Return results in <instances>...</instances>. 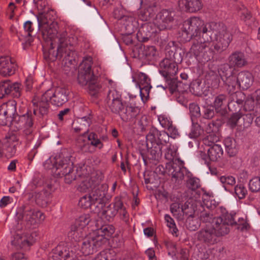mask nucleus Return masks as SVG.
<instances>
[{
	"mask_svg": "<svg viewBox=\"0 0 260 260\" xmlns=\"http://www.w3.org/2000/svg\"><path fill=\"white\" fill-rule=\"evenodd\" d=\"M204 85L200 80H196L191 82L189 90L195 95L201 96L203 93Z\"/></svg>",
	"mask_w": 260,
	"mask_h": 260,
	"instance_id": "42",
	"label": "nucleus"
},
{
	"mask_svg": "<svg viewBox=\"0 0 260 260\" xmlns=\"http://www.w3.org/2000/svg\"><path fill=\"white\" fill-rule=\"evenodd\" d=\"M121 100H122L121 95L119 91L115 89H111L109 91L106 99L107 104Z\"/></svg>",
	"mask_w": 260,
	"mask_h": 260,
	"instance_id": "51",
	"label": "nucleus"
},
{
	"mask_svg": "<svg viewBox=\"0 0 260 260\" xmlns=\"http://www.w3.org/2000/svg\"><path fill=\"white\" fill-rule=\"evenodd\" d=\"M68 90L64 88L57 87L55 91L47 90L41 98L32 100L33 114L38 119L43 118L49 112L50 101L52 104L60 106L68 101Z\"/></svg>",
	"mask_w": 260,
	"mask_h": 260,
	"instance_id": "3",
	"label": "nucleus"
},
{
	"mask_svg": "<svg viewBox=\"0 0 260 260\" xmlns=\"http://www.w3.org/2000/svg\"><path fill=\"white\" fill-rule=\"evenodd\" d=\"M169 140V135L165 132H160L156 128L150 130L149 134L146 136V142L151 143L157 144L162 148L167 144Z\"/></svg>",
	"mask_w": 260,
	"mask_h": 260,
	"instance_id": "19",
	"label": "nucleus"
},
{
	"mask_svg": "<svg viewBox=\"0 0 260 260\" xmlns=\"http://www.w3.org/2000/svg\"><path fill=\"white\" fill-rule=\"evenodd\" d=\"M228 62L234 69L242 68L247 64L244 53L239 51L233 52L229 55Z\"/></svg>",
	"mask_w": 260,
	"mask_h": 260,
	"instance_id": "27",
	"label": "nucleus"
},
{
	"mask_svg": "<svg viewBox=\"0 0 260 260\" xmlns=\"http://www.w3.org/2000/svg\"><path fill=\"white\" fill-rule=\"evenodd\" d=\"M105 239L101 236L90 234L83 239L81 246V251L85 255L92 254L97 249L104 244Z\"/></svg>",
	"mask_w": 260,
	"mask_h": 260,
	"instance_id": "13",
	"label": "nucleus"
},
{
	"mask_svg": "<svg viewBox=\"0 0 260 260\" xmlns=\"http://www.w3.org/2000/svg\"><path fill=\"white\" fill-rule=\"evenodd\" d=\"M21 84L18 82L12 83L11 82V94L15 98H19L21 95Z\"/></svg>",
	"mask_w": 260,
	"mask_h": 260,
	"instance_id": "64",
	"label": "nucleus"
},
{
	"mask_svg": "<svg viewBox=\"0 0 260 260\" xmlns=\"http://www.w3.org/2000/svg\"><path fill=\"white\" fill-rule=\"evenodd\" d=\"M108 105L113 113L118 114L119 115L124 108L122 100L109 103Z\"/></svg>",
	"mask_w": 260,
	"mask_h": 260,
	"instance_id": "52",
	"label": "nucleus"
},
{
	"mask_svg": "<svg viewBox=\"0 0 260 260\" xmlns=\"http://www.w3.org/2000/svg\"><path fill=\"white\" fill-rule=\"evenodd\" d=\"M242 114L240 112L234 113L229 118L227 124L232 128L237 125L242 126V123L241 122Z\"/></svg>",
	"mask_w": 260,
	"mask_h": 260,
	"instance_id": "45",
	"label": "nucleus"
},
{
	"mask_svg": "<svg viewBox=\"0 0 260 260\" xmlns=\"http://www.w3.org/2000/svg\"><path fill=\"white\" fill-rule=\"evenodd\" d=\"M225 150L230 156H235L238 152L236 141L230 137H228L224 141Z\"/></svg>",
	"mask_w": 260,
	"mask_h": 260,
	"instance_id": "39",
	"label": "nucleus"
},
{
	"mask_svg": "<svg viewBox=\"0 0 260 260\" xmlns=\"http://www.w3.org/2000/svg\"><path fill=\"white\" fill-rule=\"evenodd\" d=\"M50 12L39 13L37 16L38 27L45 41L57 39L58 45L56 51L51 43L48 51L44 53V57L47 61L51 62L54 61L57 58L69 59V57H73L75 54L74 46L76 43V39L67 37L66 32L57 36L58 25L50 18Z\"/></svg>",
	"mask_w": 260,
	"mask_h": 260,
	"instance_id": "1",
	"label": "nucleus"
},
{
	"mask_svg": "<svg viewBox=\"0 0 260 260\" xmlns=\"http://www.w3.org/2000/svg\"><path fill=\"white\" fill-rule=\"evenodd\" d=\"M101 84L98 81V75L93 77V79L88 83L89 93L92 95H95L101 89Z\"/></svg>",
	"mask_w": 260,
	"mask_h": 260,
	"instance_id": "46",
	"label": "nucleus"
},
{
	"mask_svg": "<svg viewBox=\"0 0 260 260\" xmlns=\"http://www.w3.org/2000/svg\"><path fill=\"white\" fill-rule=\"evenodd\" d=\"M147 151L146 155L141 153L143 159L145 164L147 163V159L154 161L155 164L161 158L162 154V147L157 144H152L149 142H146Z\"/></svg>",
	"mask_w": 260,
	"mask_h": 260,
	"instance_id": "22",
	"label": "nucleus"
},
{
	"mask_svg": "<svg viewBox=\"0 0 260 260\" xmlns=\"http://www.w3.org/2000/svg\"><path fill=\"white\" fill-rule=\"evenodd\" d=\"M92 64V58L90 56L84 58L82 62L80 64L77 80L78 83L81 85H87L93 79V77L97 75L94 74L93 70H91Z\"/></svg>",
	"mask_w": 260,
	"mask_h": 260,
	"instance_id": "11",
	"label": "nucleus"
},
{
	"mask_svg": "<svg viewBox=\"0 0 260 260\" xmlns=\"http://www.w3.org/2000/svg\"><path fill=\"white\" fill-rule=\"evenodd\" d=\"M220 25L221 24L214 22L205 23L199 32L198 37L199 39L211 45V42L212 41V36L213 34L215 35V34L217 33Z\"/></svg>",
	"mask_w": 260,
	"mask_h": 260,
	"instance_id": "16",
	"label": "nucleus"
},
{
	"mask_svg": "<svg viewBox=\"0 0 260 260\" xmlns=\"http://www.w3.org/2000/svg\"><path fill=\"white\" fill-rule=\"evenodd\" d=\"M178 5L180 9L191 13L199 11L203 6L201 0H179Z\"/></svg>",
	"mask_w": 260,
	"mask_h": 260,
	"instance_id": "29",
	"label": "nucleus"
},
{
	"mask_svg": "<svg viewBox=\"0 0 260 260\" xmlns=\"http://www.w3.org/2000/svg\"><path fill=\"white\" fill-rule=\"evenodd\" d=\"M102 176L97 172H93L82 180L78 186L80 192H86L90 189L89 193L95 206V212H99L105 206L108 201L106 195L108 190L106 184H101Z\"/></svg>",
	"mask_w": 260,
	"mask_h": 260,
	"instance_id": "2",
	"label": "nucleus"
},
{
	"mask_svg": "<svg viewBox=\"0 0 260 260\" xmlns=\"http://www.w3.org/2000/svg\"><path fill=\"white\" fill-rule=\"evenodd\" d=\"M186 168L184 167V162L180 159H176L173 162L166 164L165 173L171 176L172 179L178 183L184 178Z\"/></svg>",
	"mask_w": 260,
	"mask_h": 260,
	"instance_id": "14",
	"label": "nucleus"
},
{
	"mask_svg": "<svg viewBox=\"0 0 260 260\" xmlns=\"http://www.w3.org/2000/svg\"><path fill=\"white\" fill-rule=\"evenodd\" d=\"M229 93L232 91H229ZM233 93H231L229 102H235V103H239L240 104H244L245 99V94L243 92L241 91L235 92V90L232 91Z\"/></svg>",
	"mask_w": 260,
	"mask_h": 260,
	"instance_id": "57",
	"label": "nucleus"
},
{
	"mask_svg": "<svg viewBox=\"0 0 260 260\" xmlns=\"http://www.w3.org/2000/svg\"><path fill=\"white\" fill-rule=\"evenodd\" d=\"M16 216L19 219L17 224L15 228L16 231L24 229H30L35 228L37 225V218L43 221L44 215L40 211H35L28 205H23L20 207L17 211Z\"/></svg>",
	"mask_w": 260,
	"mask_h": 260,
	"instance_id": "6",
	"label": "nucleus"
},
{
	"mask_svg": "<svg viewBox=\"0 0 260 260\" xmlns=\"http://www.w3.org/2000/svg\"><path fill=\"white\" fill-rule=\"evenodd\" d=\"M193 217H187L186 220V226L190 230L194 231L199 227V224L196 219H193Z\"/></svg>",
	"mask_w": 260,
	"mask_h": 260,
	"instance_id": "63",
	"label": "nucleus"
},
{
	"mask_svg": "<svg viewBox=\"0 0 260 260\" xmlns=\"http://www.w3.org/2000/svg\"><path fill=\"white\" fill-rule=\"evenodd\" d=\"M183 56L180 49L173 47L167 51L166 57L159 63V73L169 81L178 72L177 63H181Z\"/></svg>",
	"mask_w": 260,
	"mask_h": 260,
	"instance_id": "5",
	"label": "nucleus"
},
{
	"mask_svg": "<svg viewBox=\"0 0 260 260\" xmlns=\"http://www.w3.org/2000/svg\"><path fill=\"white\" fill-rule=\"evenodd\" d=\"M16 139L15 135H7L4 139V146L5 147V155L8 157L14 155L16 151V145L14 141Z\"/></svg>",
	"mask_w": 260,
	"mask_h": 260,
	"instance_id": "30",
	"label": "nucleus"
},
{
	"mask_svg": "<svg viewBox=\"0 0 260 260\" xmlns=\"http://www.w3.org/2000/svg\"><path fill=\"white\" fill-rule=\"evenodd\" d=\"M96 212L101 214L103 218L108 221L112 219L117 213L115 209L112 207L111 205H109L106 207H104L99 212Z\"/></svg>",
	"mask_w": 260,
	"mask_h": 260,
	"instance_id": "40",
	"label": "nucleus"
},
{
	"mask_svg": "<svg viewBox=\"0 0 260 260\" xmlns=\"http://www.w3.org/2000/svg\"><path fill=\"white\" fill-rule=\"evenodd\" d=\"M11 81L4 80L0 83V98L3 99L11 94Z\"/></svg>",
	"mask_w": 260,
	"mask_h": 260,
	"instance_id": "48",
	"label": "nucleus"
},
{
	"mask_svg": "<svg viewBox=\"0 0 260 260\" xmlns=\"http://www.w3.org/2000/svg\"><path fill=\"white\" fill-rule=\"evenodd\" d=\"M115 232V229L112 225H103L100 229H98L96 231L92 233L96 236H101L104 239V243H106L107 240L112 236Z\"/></svg>",
	"mask_w": 260,
	"mask_h": 260,
	"instance_id": "37",
	"label": "nucleus"
},
{
	"mask_svg": "<svg viewBox=\"0 0 260 260\" xmlns=\"http://www.w3.org/2000/svg\"><path fill=\"white\" fill-rule=\"evenodd\" d=\"M141 3H144V7L147 9V12L150 13L151 17H153L157 11V4L158 2H153L150 1H142Z\"/></svg>",
	"mask_w": 260,
	"mask_h": 260,
	"instance_id": "50",
	"label": "nucleus"
},
{
	"mask_svg": "<svg viewBox=\"0 0 260 260\" xmlns=\"http://www.w3.org/2000/svg\"><path fill=\"white\" fill-rule=\"evenodd\" d=\"M227 96L224 94H220L215 96L213 104L214 108L217 112L224 110L228 106Z\"/></svg>",
	"mask_w": 260,
	"mask_h": 260,
	"instance_id": "38",
	"label": "nucleus"
},
{
	"mask_svg": "<svg viewBox=\"0 0 260 260\" xmlns=\"http://www.w3.org/2000/svg\"><path fill=\"white\" fill-rule=\"evenodd\" d=\"M76 145L83 153H92L91 144L84 135L79 136L76 140Z\"/></svg>",
	"mask_w": 260,
	"mask_h": 260,
	"instance_id": "36",
	"label": "nucleus"
},
{
	"mask_svg": "<svg viewBox=\"0 0 260 260\" xmlns=\"http://www.w3.org/2000/svg\"><path fill=\"white\" fill-rule=\"evenodd\" d=\"M12 118L14 119L13 125L17 130H22L27 135L33 131L34 119L31 110H28L26 114L18 115L16 113V103L15 101H9L0 106V114Z\"/></svg>",
	"mask_w": 260,
	"mask_h": 260,
	"instance_id": "4",
	"label": "nucleus"
},
{
	"mask_svg": "<svg viewBox=\"0 0 260 260\" xmlns=\"http://www.w3.org/2000/svg\"><path fill=\"white\" fill-rule=\"evenodd\" d=\"M214 108L211 105L203 106L201 108V116L207 119L212 118L215 115Z\"/></svg>",
	"mask_w": 260,
	"mask_h": 260,
	"instance_id": "49",
	"label": "nucleus"
},
{
	"mask_svg": "<svg viewBox=\"0 0 260 260\" xmlns=\"http://www.w3.org/2000/svg\"><path fill=\"white\" fill-rule=\"evenodd\" d=\"M223 219L221 217H216L211 227L218 237L228 234L230 232V226L237 225V229L241 231L247 230L249 228V224L243 218H239L238 222L235 220Z\"/></svg>",
	"mask_w": 260,
	"mask_h": 260,
	"instance_id": "7",
	"label": "nucleus"
},
{
	"mask_svg": "<svg viewBox=\"0 0 260 260\" xmlns=\"http://www.w3.org/2000/svg\"><path fill=\"white\" fill-rule=\"evenodd\" d=\"M51 193L46 189L39 192H33L28 194V199H32L35 203L41 207H46L49 203Z\"/></svg>",
	"mask_w": 260,
	"mask_h": 260,
	"instance_id": "24",
	"label": "nucleus"
},
{
	"mask_svg": "<svg viewBox=\"0 0 260 260\" xmlns=\"http://www.w3.org/2000/svg\"><path fill=\"white\" fill-rule=\"evenodd\" d=\"M16 65L10 56L0 57V74L4 77L14 74Z\"/></svg>",
	"mask_w": 260,
	"mask_h": 260,
	"instance_id": "26",
	"label": "nucleus"
},
{
	"mask_svg": "<svg viewBox=\"0 0 260 260\" xmlns=\"http://www.w3.org/2000/svg\"><path fill=\"white\" fill-rule=\"evenodd\" d=\"M190 53L202 62H207L211 60L215 54V51L210 45L199 39L193 40Z\"/></svg>",
	"mask_w": 260,
	"mask_h": 260,
	"instance_id": "9",
	"label": "nucleus"
},
{
	"mask_svg": "<svg viewBox=\"0 0 260 260\" xmlns=\"http://www.w3.org/2000/svg\"><path fill=\"white\" fill-rule=\"evenodd\" d=\"M74 253L67 246L58 245L49 253V260H71Z\"/></svg>",
	"mask_w": 260,
	"mask_h": 260,
	"instance_id": "20",
	"label": "nucleus"
},
{
	"mask_svg": "<svg viewBox=\"0 0 260 260\" xmlns=\"http://www.w3.org/2000/svg\"><path fill=\"white\" fill-rule=\"evenodd\" d=\"M34 243L31 235L28 234L16 233L11 241L12 245L16 249L27 248Z\"/></svg>",
	"mask_w": 260,
	"mask_h": 260,
	"instance_id": "23",
	"label": "nucleus"
},
{
	"mask_svg": "<svg viewBox=\"0 0 260 260\" xmlns=\"http://www.w3.org/2000/svg\"><path fill=\"white\" fill-rule=\"evenodd\" d=\"M90 221V217L89 214H85L76 219L73 225L83 230L84 228L88 225Z\"/></svg>",
	"mask_w": 260,
	"mask_h": 260,
	"instance_id": "44",
	"label": "nucleus"
},
{
	"mask_svg": "<svg viewBox=\"0 0 260 260\" xmlns=\"http://www.w3.org/2000/svg\"><path fill=\"white\" fill-rule=\"evenodd\" d=\"M140 112V109L138 107L127 106L120 114V116L124 121H131L135 118Z\"/></svg>",
	"mask_w": 260,
	"mask_h": 260,
	"instance_id": "32",
	"label": "nucleus"
},
{
	"mask_svg": "<svg viewBox=\"0 0 260 260\" xmlns=\"http://www.w3.org/2000/svg\"><path fill=\"white\" fill-rule=\"evenodd\" d=\"M208 157L206 155L205 158L208 160L209 159L212 161H217L220 158L223 153L221 146L219 144H214L208 149Z\"/></svg>",
	"mask_w": 260,
	"mask_h": 260,
	"instance_id": "33",
	"label": "nucleus"
},
{
	"mask_svg": "<svg viewBox=\"0 0 260 260\" xmlns=\"http://www.w3.org/2000/svg\"><path fill=\"white\" fill-rule=\"evenodd\" d=\"M220 182L223 184L224 189L229 191V187L234 186L236 183V179L231 175H224L219 178Z\"/></svg>",
	"mask_w": 260,
	"mask_h": 260,
	"instance_id": "47",
	"label": "nucleus"
},
{
	"mask_svg": "<svg viewBox=\"0 0 260 260\" xmlns=\"http://www.w3.org/2000/svg\"><path fill=\"white\" fill-rule=\"evenodd\" d=\"M198 239L208 245H214L217 243L218 237L211 227L205 225L197 233Z\"/></svg>",
	"mask_w": 260,
	"mask_h": 260,
	"instance_id": "18",
	"label": "nucleus"
},
{
	"mask_svg": "<svg viewBox=\"0 0 260 260\" xmlns=\"http://www.w3.org/2000/svg\"><path fill=\"white\" fill-rule=\"evenodd\" d=\"M204 24V22L199 17H191L183 22L182 35H186V39L188 40L198 37Z\"/></svg>",
	"mask_w": 260,
	"mask_h": 260,
	"instance_id": "12",
	"label": "nucleus"
},
{
	"mask_svg": "<svg viewBox=\"0 0 260 260\" xmlns=\"http://www.w3.org/2000/svg\"><path fill=\"white\" fill-rule=\"evenodd\" d=\"M73 164L70 161V156H59L53 159L47 160L44 164L45 168L51 170L54 175L61 177L62 175L67 173L68 171H72Z\"/></svg>",
	"mask_w": 260,
	"mask_h": 260,
	"instance_id": "8",
	"label": "nucleus"
},
{
	"mask_svg": "<svg viewBox=\"0 0 260 260\" xmlns=\"http://www.w3.org/2000/svg\"><path fill=\"white\" fill-rule=\"evenodd\" d=\"M90 121L88 118L85 117H82L77 121V124L73 123V128L74 131L77 133L82 132V135L85 136L89 131Z\"/></svg>",
	"mask_w": 260,
	"mask_h": 260,
	"instance_id": "34",
	"label": "nucleus"
},
{
	"mask_svg": "<svg viewBox=\"0 0 260 260\" xmlns=\"http://www.w3.org/2000/svg\"><path fill=\"white\" fill-rule=\"evenodd\" d=\"M219 127L220 123L219 121H212L208 124L206 131L208 134H218Z\"/></svg>",
	"mask_w": 260,
	"mask_h": 260,
	"instance_id": "59",
	"label": "nucleus"
},
{
	"mask_svg": "<svg viewBox=\"0 0 260 260\" xmlns=\"http://www.w3.org/2000/svg\"><path fill=\"white\" fill-rule=\"evenodd\" d=\"M196 120H192V126L190 133H189V137L191 138H197L199 137L203 133V130L201 126L195 122Z\"/></svg>",
	"mask_w": 260,
	"mask_h": 260,
	"instance_id": "55",
	"label": "nucleus"
},
{
	"mask_svg": "<svg viewBox=\"0 0 260 260\" xmlns=\"http://www.w3.org/2000/svg\"><path fill=\"white\" fill-rule=\"evenodd\" d=\"M249 188L251 191L257 192L260 190V178L254 177L249 182Z\"/></svg>",
	"mask_w": 260,
	"mask_h": 260,
	"instance_id": "58",
	"label": "nucleus"
},
{
	"mask_svg": "<svg viewBox=\"0 0 260 260\" xmlns=\"http://www.w3.org/2000/svg\"><path fill=\"white\" fill-rule=\"evenodd\" d=\"M189 109L191 115V120H194L198 117L201 116V109L196 103H190L189 106Z\"/></svg>",
	"mask_w": 260,
	"mask_h": 260,
	"instance_id": "54",
	"label": "nucleus"
},
{
	"mask_svg": "<svg viewBox=\"0 0 260 260\" xmlns=\"http://www.w3.org/2000/svg\"><path fill=\"white\" fill-rule=\"evenodd\" d=\"M154 23H146L143 24L137 34L138 40L140 42H145L152 37L156 32Z\"/></svg>",
	"mask_w": 260,
	"mask_h": 260,
	"instance_id": "25",
	"label": "nucleus"
},
{
	"mask_svg": "<svg viewBox=\"0 0 260 260\" xmlns=\"http://www.w3.org/2000/svg\"><path fill=\"white\" fill-rule=\"evenodd\" d=\"M79 205L83 209H88L90 208L95 212V206L92 202L91 198L89 194L85 195L80 198L79 202Z\"/></svg>",
	"mask_w": 260,
	"mask_h": 260,
	"instance_id": "43",
	"label": "nucleus"
},
{
	"mask_svg": "<svg viewBox=\"0 0 260 260\" xmlns=\"http://www.w3.org/2000/svg\"><path fill=\"white\" fill-rule=\"evenodd\" d=\"M235 193L239 199L245 198L247 190L242 184H238L235 187Z\"/></svg>",
	"mask_w": 260,
	"mask_h": 260,
	"instance_id": "61",
	"label": "nucleus"
},
{
	"mask_svg": "<svg viewBox=\"0 0 260 260\" xmlns=\"http://www.w3.org/2000/svg\"><path fill=\"white\" fill-rule=\"evenodd\" d=\"M133 81L137 83V86L140 89V95L142 99L149 96L152 86L150 79L143 73H139L133 77Z\"/></svg>",
	"mask_w": 260,
	"mask_h": 260,
	"instance_id": "15",
	"label": "nucleus"
},
{
	"mask_svg": "<svg viewBox=\"0 0 260 260\" xmlns=\"http://www.w3.org/2000/svg\"><path fill=\"white\" fill-rule=\"evenodd\" d=\"M234 68L230 66V63H224L221 66L219 69V73L221 76H224L226 78V82L228 85L227 90L233 91L236 90L237 83L236 78L232 76Z\"/></svg>",
	"mask_w": 260,
	"mask_h": 260,
	"instance_id": "21",
	"label": "nucleus"
},
{
	"mask_svg": "<svg viewBox=\"0 0 260 260\" xmlns=\"http://www.w3.org/2000/svg\"><path fill=\"white\" fill-rule=\"evenodd\" d=\"M85 235L83 230L79 229L73 225L71 226V229L68 233V239L73 243L80 242Z\"/></svg>",
	"mask_w": 260,
	"mask_h": 260,
	"instance_id": "35",
	"label": "nucleus"
},
{
	"mask_svg": "<svg viewBox=\"0 0 260 260\" xmlns=\"http://www.w3.org/2000/svg\"><path fill=\"white\" fill-rule=\"evenodd\" d=\"M174 16L173 12L162 10L156 15L154 23L160 30L168 29L174 20Z\"/></svg>",
	"mask_w": 260,
	"mask_h": 260,
	"instance_id": "17",
	"label": "nucleus"
},
{
	"mask_svg": "<svg viewBox=\"0 0 260 260\" xmlns=\"http://www.w3.org/2000/svg\"><path fill=\"white\" fill-rule=\"evenodd\" d=\"M254 80L253 75L248 71H242L238 73L236 80V87H240L243 89H247L252 84Z\"/></svg>",
	"mask_w": 260,
	"mask_h": 260,
	"instance_id": "28",
	"label": "nucleus"
},
{
	"mask_svg": "<svg viewBox=\"0 0 260 260\" xmlns=\"http://www.w3.org/2000/svg\"><path fill=\"white\" fill-rule=\"evenodd\" d=\"M88 141H90V143L91 146L97 147L101 149L103 147V144L98 138V135L94 133H91L87 137Z\"/></svg>",
	"mask_w": 260,
	"mask_h": 260,
	"instance_id": "56",
	"label": "nucleus"
},
{
	"mask_svg": "<svg viewBox=\"0 0 260 260\" xmlns=\"http://www.w3.org/2000/svg\"><path fill=\"white\" fill-rule=\"evenodd\" d=\"M170 211L173 216L179 220L183 219L184 214H187V209H189V205L186 203L183 206L179 203H173L170 205Z\"/></svg>",
	"mask_w": 260,
	"mask_h": 260,
	"instance_id": "31",
	"label": "nucleus"
},
{
	"mask_svg": "<svg viewBox=\"0 0 260 260\" xmlns=\"http://www.w3.org/2000/svg\"><path fill=\"white\" fill-rule=\"evenodd\" d=\"M187 187L192 190H195L200 187V181L196 177H190L186 182Z\"/></svg>",
	"mask_w": 260,
	"mask_h": 260,
	"instance_id": "60",
	"label": "nucleus"
},
{
	"mask_svg": "<svg viewBox=\"0 0 260 260\" xmlns=\"http://www.w3.org/2000/svg\"><path fill=\"white\" fill-rule=\"evenodd\" d=\"M216 217L209 211H201L199 215V219L201 222L206 223V225L212 226Z\"/></svg>",
	"mask_w": 260,
	"mask_h": 260,
	"instance_id": "41",
	"label": "nucleus"
},
{
	"mask_svg": "<svg viewBox=\"0 0 260 260\" xmlns=\"http://www.w3.org/2000/svg\"><path fill=\"white\" fill-rule=\"evenodd\" d=\"M233 40L232 35L223 24H221L218 31L215 34L214 49L218 53L226 50Z\"/></svg>",
	"mask_w": 260,
	"mask_h": 260,
	"instance_id": "10",
	"label": "nucleus"
},
{
	"mask_svg": "<svg viewBox=\"0 0 260 260\" xmlns=\"http://www.w3.org/2000/svg\"><path fill=\"white\" fill-rule=\"evenodd\" d=\"M166 146V150L165 153V158L170 160V162H173L176 159H178L176 157L177 152L171 148V145H167Z\"/></svg>",
	"mask_w": 260,
	"mask_h": 260,
	"instance_id": "62",
	"label": "nucleus"
},
{
	"mask_svg": "<svg viewBox=\"0 0 260 260\" xmlns=\"http://www.w3.org/2000/svg\"><path fill=\"white\" fill-rule=\"evenodd\" d=\"M203 141L205 145L211 147L219 141V134H209V135L204 138Z\"/></svg>",
	"mask_w": 260,
	"mask_h": 260,
	"instance_id": "53",
	"label": "nucleus"
}]
</instances>
